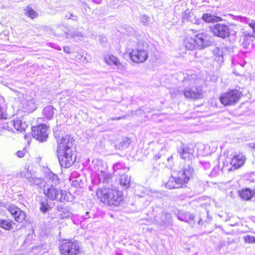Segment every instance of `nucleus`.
Listing matches in <instances>:
<instances>
[{
	"label": "nucleus",
	"mask_w": 255,
	"mask_h": 255,
	"mask_svg": "<svg viewBox=\"0 0 255 255\" xmlns=\"http://www.w3.org/2000/svg\"><path fill=\"white\" fill-rule=\"evenodd\" d=\"M188 13V15L187 19L188 21H190L191 22L197 24H199L200 23L201 19H200L199 17H198L196 16H195L193 12L189 11Z\"/></svg>",
	"instance_id": "24"
},
{
	"label": "nucleus",
	"mask_w": 255,
	"mask_h": 255,
	"mask_svg": "<svg viewBox=\"0 0 255 255\" xmlns=\"http://www.w3.org/2000/svg\"><path fill=\"white\" fill-rule=\"evenodd\" d=\"M14 223L11 220H1L0 221V227L6 230L12 229Z\"/></svg>",
	"instance_id": "22"
},
{
	"label": "nucleus",
	"mask_w": 255,
	"mask_h": 255,
	"mask_svg": "<svg viewBox=\"0 0 255 255\" xmlns=\"http://www.w3.org/2000/svg\"><path fill=\"white\" fill-rule=\"evenodd\" d=\"M250 19H249L248 18L246 17H241V21L243 22H245L246 23H248Z\"/></svg>",
	"instance_id": "40"
},
{
	"label": "nucleus",
	"mask_w": 255,
	"mask_h": 255,
	"mask_svg": "<svg viewBox=\"0 0 255 255\" xmlns=\"http://www.w3.org/2000/svg\"><path fill=\"white\" fill-rule=\"evenodd\" d=\"M212 33L219 37L225 38L230 35V29L228 25L224 23H217L210 27Z\"/></svg>",
	"instance_id": "8"
},
{
	"label": "nucleus",
	"mask_w": 255,
	"mask_h": 255,
	"mask_svg": "<svg viewBox=\"0 0 255 255\" xmlns=\"http://www.w3.org/2000/svg\"><path fill=\"white\" fill-rule=\"evenodd\" d=\"M96 194L100 202L108 206H118L124 199L121 192L109 187L98 189Z\"/></svg>",
	"instance_id": "2"
},
{
	"label": "nucleus",
	"mask_w": 255,
	"mask_h": 255,
	"mask_svg": "<svg viewBox=\"0 0 255 255\" xmlns=\"http://www.w3.org/2000/svg\"><path fill=\"white\" fill-rule=\"evenodd\" d=\"M130 60L136 63L145 62L148 58V53L146 50L141 48H134L129 54Z\"/></svg>",
	"instance_id": "7"
},
{
	"label": "nucleus",
	"mask_w": 255,
	"mask_h": 255,
	"mask_svg": "<svg viewBox=\"0 0 255 255\" xmlns=\"http://www.w3.org/2000/svg\"><path fill=\"white\" fill-rule=\"evenodd\" d=\"M64 51L67 53H70L71 52L70 51V48L68 46H65L63 48Z\"/></svg>",
	"instance_id": "43"
},
{
	"label": "nucleus",
	"mask_w": 255,
	"mask_h": 255,
	"mask_svg": "<svg viewBox=\"0 0 255 255\" xmlns=\"http://www.w3.org/2000/svg\"><path fill=\"white\" fill-rule=\"evenodd\" d=\"M25 10L26 15L31 18H34L37 16L36 12L30 7H27Z\"/></svg>",
	"instance_id": "26"
},
{
	"label": "nucleus",
	"mask_w": 255,
	"mask_h": 255,
	"mask_svg": "<svg viewBox=\"0 0 255 255\" xmlns=\"http://www.w3.org/2000/svg\"><path fill=\"white\" fill-rule=\"evenodd\" d=\"M55 109L52 106H47L43 110V114L44 116L48 120L51 119L55 113Z\"/></svg>",
	"instance_id": "20"
},
{
	"label": "nucleus",
	"mask_w": 255,
	"mask_h": 255,
	"mask_svg": "<svg viewBox=\"0 0 255 255\" xmlns=\"http://www.w3.org/2000/svg\"><path fill=\"white\" fill-rule=\"evenodd\" d=\"M184 45L187 49L190 50L197 49L195 36L194 37L187 36L184 39Z\"/></svg>",
	"instance_id": "18"
},
{
	"label": "nucleus",
	"mask_w": 255,
	"mask_h": 255,
	"mask_svg": "<svg viewBox=\"0 0 255 255\" xmlns=\"http://www.w3.org/2000/svg\"><path fill=\"white\" fill-rule=\"evenodd\" d=\"M210 36L206 32H201L195 35L197 49H202L211 44Z\"/></svg>",
	"instance_id": "10"
},
{
	"label": "nucleus",
	"mask_w": 255,
	"mask_h": 255,
	"mask_svg": "<svg viewBox=\"0 0 255 255\" xmlns=\"http://www.w3.org/2000/svg\"><path fill=\"white\" fill-rule=\"evenodd\" d=\"M49 208V206L48 204L47 200L45 202H42L40 203V210L43 213H46Z\"/></svg>",
	"instance_id": "29"
},
{
	"label": "nucleus",
	"mask_w": 255,
	"mask_h": 255,
	"mask_svg": "<svg viewBox=\"0 0 255 255\" xmlns=\"http://www.w3.org/2000/svg\"><path fill=\"white\" fill-rule=\"evenodd\" d=\"M9 213L13 216L14 214L17 213H20V209L14 205H10L7 208Z\"/></svg>",
	"instance_id": "28"
},
{
	"label": "nucleus",
	"mask_w": 255,
	"mask_h": 255,
	"mask_svg": "<svg viewBox=\"0 0 255 255\" xmlns=\"http://www.w3.org/2000/svg\"><path fill=\"white\" fill-rule=\"evenodd\" d=\"M142 22L144 23L147 22L148 20V17L147 16L143 15L141 17Z\"/></svg>",
	"instance_id": "41"
},
{
	"label": "nucleus",
	"mask_w": 255,
	"mask_h": 255,
	"mask_svg": "<svg viewBox=\"0 0 255 255\" xmlns=\"http://www.w3.org/2000/svg\"><path fill=\"white\" fill-rule=\"evenodd\" d=\"M248 24L253 29V32L255 34V20L253 19L250 20Z\"/></svg>",
	"instance_id": "37"
},
{
	"label": "nucleus",
	"mask_w": 255,
	"mask_h": 255,
	"mask_svg": "<svg viewBox=\"0 0 255 255\" xmlns=\"http://www.w3.org/2000/svg\"><path fill=\"white\" fill-rule=\"evenodd\" d=\"M79 250L80 246L76 241H65L59 246L61 255H77Z\"/></svg>",
	"instance_id": "5"
},
{
	"label": "nucleus",
	"mask_w": 255,
	"mask_h": 255,
	"mask_svg": "<svg viewBox=\"0 0 255 255\" xmlns=\"http://www.w3.org/2000/svg\"><path fill=\"white\" fill-rule=\"evenodd\" d=\"M20 107L25 112H31L35 109V105L33 99L30 96H26L25 98L22 99Z\"/></svg>",
	"instance_id": "14"
},
{
	"label": "nucleus",
	"mask_w": 255,
	"mask_h": 255,
	"mask_svg": "<svg viewBox=\"0 0 255 255\" xmlns=\"http://www.w3.org/2000/svg\"><path fill=\"white\" fill-rule=\"evenodd\" d=\"M47 129V126L44 124L32 127L31 130L33 137L41 141H44L48 137Z\"/></svg>",
	"instance_id": "9"
},
{
	"label": "nucleus",
	"mask_w": 255,
	"mask_h": 255,
	"mask_svg": "<svg viewBox=\"0 0 255 255\" xmlns=\"http://www.w3.org/2000/svg\"><path fill=\"white\" fill-rule=\"evenodd\" d=\"M254 194V192L249 189H246L240 192V195L242 198L245 200L250 199Z\"/></svg>",
	"instance_id": "21"
},
{
	"label": "nucleus",
	"mask_w": 255,
	"mask_h": 255,
	"mask_svg": "<svg viewBox=\"0 0 255 255\" xmlns=\"http://www.w3.org/2000/svg\"><path fill=\"white\" fill-rule=\"evenodd\" d=\"M165 220H163V224H166L169 223L171 220V216L169 214H167L165 217Z\"/></svg>",
	"instance_id": "39"
},
{
	"label": "nucleus",
	"mask_w": 255,
	"mask_h": 255,
	"mask_svg": "<svg viewBox=\"0 0 255 255\" xmlns=\"http://www.w3.org/2000/svg\"><path fill=\"white\" fill-rule=\"evenodd\" d=\"M246 157L242 153L235 155L231 161V164L235 169L239 168L244 164L246 161Z\"/></svg>",
	"instance_id": "16"
},
{
	"label": "nucleus",
	"mask_w": 255,
	"mask_h": 255,
	"mask_svg": "<svg viewBox=\"0 0 255 255\" xmlns=\"http://www.w3.org/2000/svg\"><path fill=\"white\" fill-rule=\"evenodd\" d=\"M184 179H177L176 177L171 176L169 178L168 181L166 183L165 186L168 189L178 188L182 186L184 182L186 180Z\"/></svg>",
	"instance_id": "15"
},
{
	"label": "nucleus",
	"mask_w": 255,
	"mask_h": 255,
	"mask_svg": "<svg viewBox=\"0 0 255 255\" xmlns=\"http://www.w3.org/2000/svg\"><path fill=\"white\" fill-rule=\"evenodd\" d=\"M25 153H26V150L24 149H23L21 150H18L16 152V155L18 157L21 158L24 156Z\"/></svg>",
	"instance_id": "38"
},
{
	"label": "nucleus",
	"mask_w": 255,
	"mask_h": 255,
	"mask_svg": "<svg viewBox=\"0 0 255 255\" xmlns=\"http://www.w3.org/2000/svg\"><path fill=\"white\" fill-rule=\"evenodd\" d=\"M73 139L66 135L61 139L57 148V155L62 167L68 168L71 166L76 160L73 153Z\"/></svg>",
	"instance_id": "1"
},
{
	"label": "nucleus",
	"mask_w": 255,
	"mask_h": 255,
	"mask_svg": "<svg viewBox=\"0 0 255 255\" xmlns=\"http://www.w3.org/2000/svg\"><path fill=\"white\" fill-rule=\"evenodd\" d=\"M105 62L109 66H115L118 69H123L125 66L121 63L119 59L112 54H108L105 56Z\"/></svg>",
	"instance_id": "12"
},
{
	"label": "nucleus",
	"mask_w": 255,
	"mask_h": 255,
	"mask_svg": "<svg viewBox=\"0 0 255 255\" xmlns=\"http://www.w3.org/2000/svg\"><path fill=\"white\" fill-rule=\"evenodd\" d=\"M124 118H125V117H122L114 118L113 120H120V119H124Z\"/></svg>",
	"instance_id": "45"
},
{
	"label": "nucleus",
	"mask_w": 255,
	"mask_h": 255,
	"mask_svg": "<svg viewBox=\"0 0 255 255\" xmlns=\"http://www.w3.org/2000/svg\"><path fill=\"white\" fill-rule=\"evenodd\" d=\"M56 49H57L58 50H61V48L59 46H58V47L56 48Z\"/></svg>",
	"instance_id": "46"
},
{
	"label": "nucleus",
	"mask_w": 255,
	"mask_h": 255,
	"mask_svg": "<svg viewBox=\"0 0 255 255\" xmlns=\"http://www.w3.org/2000/svg\"><path fill=\"white\" fill-rule=\"evenodd\" d=\"M194 172V169L192 166L188 165L185 166L183 170L180 171L177 176L176 178L181 179H184L186 178V180L184 182V184L187 183L189 179L192 177Z\"/></svg>",
	"instance_id": "13"
},
{
	"label": "nucleus",
	"mask_w": 255,
	"mask_h": 255,
	"mask_svg": "<svg viewBox=\"0 0 255 255\" xmlns=\"http://www.w3.org/2000/svg\"><path fill=\"white\" fill-rule=\"evenodd\" d=\"M187 81V80H186V79L184 81L185 82H186Z\"/></svg>",
	"instance_id": "47"
},
{
	"label": "nucleus",
	"mask_w": 255,
	"mask_h": 255,
	"mask_svg": "<svg viewBox=\"0 0 255 255\" xmlns=\"http://www.w3.org/2000/svg\"><path fill=\"white\" fill-rule=\"evenodd\" d=\"M66 36L67 38L72 37L74 38H76L78 37H82L83 34L80 32L74 31L66 33Z\"/></svg>",
	"instance_id": "27"
},
{
	"label": "nucleus",
	"mask_w": 255,
	"mask_h": 255,
	"mask_svg": "<svg viewBox=\"0 0 255 255\" xmlns=\"http://www.w3.org/2000/svg\"><path fill=\"white\" fill-rule=\"evenodd\" d=\"M61 213L59 214V217L61 219L69 217L71 215V213L66 209H62Z\"/></svg>",
	"instance_id": "30"
},
{
	"label": "nucleus",
	"mask_w": 255,
	"mask_h": 255,
	"mask_svg": "<svg viewBox=\"0 0 255 255\" xmlns=\"http://www.w3.org/2000/svg\"><path fill=\"white\" fill-rule=\"evenodd\" d=\"M130 178L127 175L123 174L121 175L120 183V184L124 186L125 188H128L129 187Z\"/></svg>",
	"instance_id": "23"
},
{
	"label": "nucleus",
	"mask_w": 255,
	"mask_h": 255,
	"mask_svg": "<svg viewBox=\"0 0 255 255\" xmlns=\"http://www.w3.org/2000/svg\"><path fill=\"white\" fill-rule=\"evenodd\" d=\"M50 178L51 180V182L53 184H56L58 181V178L57 175L55 174H51L49 175Z\"/></svg>",
	"instance_id": "36"
},
{
	"label": "nucleus",
	"mask_w": 255,
	"mask_h": 255,
	"mask_svg": "<svg viewBox=\"0 0 255 255\" xmlns=\"http://www.w3.org/2000/svg\"><path fill=\"white\" fill-rule=\"evenodd\" d=\"M178 218L181 221L186 222H190L193 221L194 219V215L191 214L189 212H181L178 215Z\"/></svg>",
	"instance_id": "19"
},
{
	"label": "nucleus",
	"mask_w": 255,
	"mask_h": 255,
	"mask_svg": "<svg viewBox=\"0 0 255 255\" xmlns=\"http://www.w3.org/2000/svg\"><path fill=\"white\" fill-rule=\"evenodd\" d=\"M202 19L207 23L218 22L222 20V18L212 14L210 13H205L202 15Z\"/></svg>",
	"instance_id": "17"
},
{
	"label": "nucleus",
	"mask_w": 255,
	"mask_h": 255,
	"mask_svg": "<svg viewBox=\"0 0 255 255\" xmlns=\"http://www.w3.org/2000/svg\"><path fill=\"white\" fill-rule=\"evenodd\" d=\"M247 146L252 149H255V142H251L247 144Z\"/></svg>",
	"instance_id": "42"
},
{
	"label": "nucleus",
	"mask_w": 255,
	"mask_h": 255,
	"mask_svg": "<svg viewBox=\"0 0 255 255\" xmlns=\"http://www.w3.org/2000/svg\"><path fill=\"white\" fill-rule=\"evenodd\" d=\"M43 193L45 196L52 201L64 202L69 199V193L65 190H61L55 186L47 184L44 186Z\"/></svg>",
	"instance_id": "3"
},
{
	"label": "nucleus",
	"mask_w": 255,
	"mask_h": 255,
	"mask_svg": "<svg viewBox=\"0 0 255 255\" xmlns=\"http://www.w3.org/2000/svg\"><path fill=\"white\" fill-rule=\"evenodd\" d=\"M13 217H14L15 221L18 223H21L25 219V214L24 212L20 210V213H17L14 214Z\"/></svg>",
	"instance_id": "25"
},
{
	"label": "nucleus",
	"mask_w": 255,
	"mask_h": 255,
	"mask_svg": "<svg viewBox=\"0 0 255 255\" xmlns=\"http://www.w3.org/2000/svg\"><path fill=\"white\" fill-rule=\"evenodd\" d=\"M242 96V93L239 90H232L222 94L219 100L225 106H232L239 101Z\"/></svg>",
	"instance_id": "4"
},
{
	"label": "nucleus",
	"mask_w": 255,
	"mask_h": 255,
	"mask_svg": "<svg viewBox=\"0 0 255 255\" xmlns=\"http://www.w3.org/2000/svg\"><path fill=\"white\" fill-rule=\"evenodd\" d=\"M30 182H31L33 184L40 185V184H41L43 183V180L41 178H35V177H33V178H32V179L31 180V181Z\"/></svg>",
	"instance_id": "33"
},
{
	"label": "nucleus",
	"mask_w": 255,
	"mask_h": 255,
	"mask_svg": "<svg viewBox=\"0 0 255 255\" xmlns=\"http://www.w3.org/2000/svg\"><path fill=\"white\" fill-rule=\"evenodd\" d=\"M194 81H190L189 86L185 89L183 92L186 98L198 99L202 98L203 93L200 87L194 86Z\"/></svg>",
	"instance_id": "6"
},
{
	"label": "nucleus",
	"mask_w": 255,
	"mask_h": 255,
	"mask_svg": "<svg viewBox=\"0 0 255 255\" xmlns=\"http://www.w3.org/2000/svg\"><path fill=\"white\" fill-rule=\"evenodd\" d=\"M7 127L8 130H12L14 128L18 131L22 132L27 128V125L25 122H23L19 119H15L8 122Z\"/></svg>",
	"instance_id": "11"
},
{
	"label": "nucleus",
	"mask_w": 255,
	"mask_h": 255,
	"mask_svg": "<svg viewBox=\"0 0 255 255\" xmlns=\"http://www.w3.org/2000/svg\"><path fill=\"white\" fill-rule=\"evenodd\" d=\"M254 194L255 195V193H254Z\"/></svg>",
	"instance_id": "48"
},
{
	"label": "nucleus",
	"mask_w": 255,
	"mask_h": 255,
	"mask_svg": "<svg viewBox=\"0 0 255 255\" xmlns=\"http://www.w3.org/2000/svg\"><path fill=\"white\" fill-rule=\"evenodd\" d=\"M254 35L253 34L249 33L248 32H244V40L245 41H252L254 38Z\"/></svg>",
	"instance_id": "31"
},
{
	"label": "nucleus",
	"mask_w": 255,
	"mask_h": 255,
	"mask_svg": "<svg viewBox=\"0 0 255 255\" xmlns=\"http://www.w3.org/2000/svg\"><path fill=\"white\" fill-rule=\"evenodd\" d=\"M111 178V175L110 174H105V179L107 180Z\"/></svg>",
	"instance_id": "44"
},
{
	"label": "nucleus",
	"mask_w": 255,
	"mask_h": 255,
	"mask_svg": "<svg viewBox=\"0 0 255 255\" xmlns=\"http://www.w3.org/2000/svg\"><path fill=\"white\" fill-rule=\"evenodd\" d=\"M180 156L182 159H186L188 158H191V156L192 155L189 154L188 152L186 151L185 150H183V152L181 153Z\"/></svg>",
	"instance_id": "34"
},
{
	"label": "nucleus",
	"mask_w": 255,
	"mask_h": 255,
	"mask_svg": "<svg viewBox=\"0 0 255 255\" xmlns=\"http://www.w3.org/2000/svg\"><path fill=\"white\" fill-rule=\"evenodd\" d=\"M21 175L25 177L27 179L29 180V181H30L32 179V178H33L31 173L29 171H23L21 173Z\"/></svg>",
	"instance_id": "35"
},
{
	"label": "nucleus",
	"mask_w": 255,
	"mask_h": 255,
	"mask_svg": "<svg viewBox=\"0 0 255 255\" xmlns=\"http://www.w3.org/2000/svg\"><path fill=\"white\" fill-rule=\"evenodd\" d=\"M244 238L245 242L247 243L252 244L255 243V237L254 236L247 235L245 236Z\"/></svg>",
	"instance_id": "32"
}]
</instances>
